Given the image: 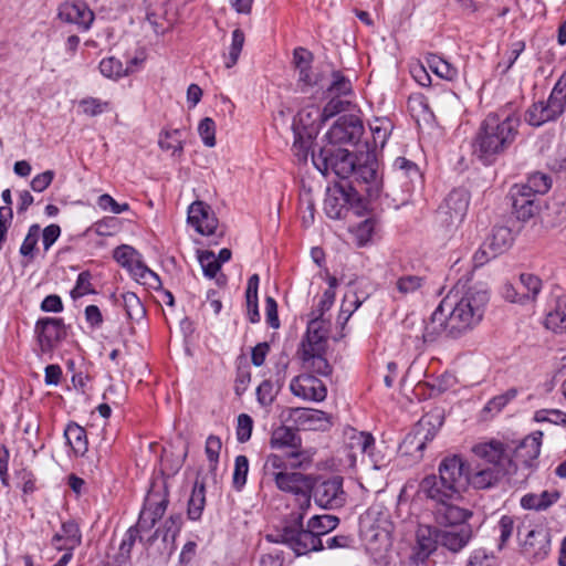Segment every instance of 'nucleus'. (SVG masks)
Returning a JSON list of instances; mask_svg holds the SVG:
<instances>
[{"instance_id": "nucleus-63", "label": "nucleus", "mask_w": 566, "mask_h": 566, "mask_svg": "<svg viewBox=\"0 0 566 566\" xmlns=\"http://www.w3.org/2000/svg\"><path fill=\"white\" fill-rule=\"evenodd\" d=\"M199 262L203 270V274L209 279H213L221 268L220 261L216 260V255L211 251L201 253L199 255Z\"/></svg>"}, {"instance_id": "nucleus-46", "label": "nucleus", "mask_w": 566, "mask_h": 566, "mask_svg": "<svg viewBox=\"0 0 566 566\" xmlns=\"http://www.w3.org/2000/svg\"><path fill=\"white\" fill-rule=\"evenodd\" d=\"M326 92L331 95L347 96L353 93L352 82L340 71L332 72V81Z\"/></svg>"}, {"instance_id": "nucleus-8", "label": "nucleus", "mask_w": 566, "mask_h": 566, "mask_svg": "<svg viewBox=\"0 0 566 566\" xmlns=\"http://www.w3.org/2000/svg\"><path fill=\"white\" fill-rule=\"evenodd\" d=\"M344 479L339 475H333L328 479L314 478L310 483L311 499L317 506L325 510L340 509L346 503V493L343 488Z\"/></svg>"}, {"instance_id": "nucleus-37", "label": "nucleus", "mask_w": 566, "mask_h": 566, "mask_svg": "<svg viewBox=\"0 0 566 566\" xmlns=\"http://www.w3.org/2000/svg\"><path fill=\"white\" fill-rule=\"evenodd\" d=\"M129 273L134 276V279L147 285L150 289L158 290L161 287V280L157 273L151 271L142 260V255L139 256L127 268Z\"/></svg>"}, {"instance_id": "nucleus-30", "label": "nucleus", "mask_w": 566, "mask_h": 566, "mask_svg": "<svg viewBox=\"0 0 566 566\" xmlns=\"http://www.w3.org/2000/svg\"><path fill=\"white\" fill-rule=\"evenodd\" d=\"M509 469H500L499 467H490L479 469L473 474L469 473V482L475 489H489L495 485L502 478L511 474Z\"/></svg>"}, {"instance_id": "nucleus-5", "label": "nucleus", "mask_w": 566, "mask_h": 566, "mask_svg": "<svg viewBox=\"0 0 566 566\" xmlns=\"http://www.w3.org/2000/svg\"><path fill=\"white\" fill-rule=\"evenodd\" d=\"M358 157L347 149L334 147H324L318 153H312V161L322 175L333 172L339 179L353 177Z\"/></svg>"}, {"instance_id": "nucleus-16", "label": "nucleus", "mask_w": 566, "mask_h": 566, "mask_svg": "<svg viewBox=\"0 0 566 566\" xmlns=\"http://www.w3.org/2000/svg\"><path fill=\"white\" fill-rule=\"evenodd\" d=\"M509 196L512 201V212L518 220L525 222L539 212L538 198L525 187L514 185Z\"/></svg>"}, {"instance_id": "nucleus-54", "label": "nucleus", "mask_w": 566, "mask_h": 566, "mask_svg": "<svg viewBox=\"0 0 566 566\" xmlns=\"http://www.w3.org/2000/svg\"><path fill=\"white\" fill-rule=\"evenodd\" d=\"M289 469V463L285 459L279 454L271 453L266 457L263 471L264 474L275 481V475L280 472H286Z\"/></svg>"}, {"instance_id": "nucleus-61", "label": "nucleus", "mask_w": 566, "mask_h": 566, "mask_svg": "<svg viewBox=\"0 0 566 566\" xmlns=\"http://www.w3.org/2000/svg\"><path fill=\"white\" fill-rule=\"evenodd\" d=\"M139 252L130 245H119L113 252V258L120 264V266L127 269L132 263L139 256Z\"/></svg>"}, {"instance_id": "nucleus-2", "label": "nucleus", "mask_w": 566, "mask_h": 566, "mask_svg": "<svg viewBox=\"0 0 566 566\" xmlns=\"http://www.w3.org/2000/svg\"><path fill=\"white\" fill-rule=\"evenodd\" d=\"M469 482V465L460 455L446 457L438 474H429L419 483V495L426 500L436 523L469 521L472 512L459 505Z\"/></svg>"}, {"instance_id": "nucleus-11", "label": "nucleus", "mask_w": 566, "mask_h": 566, "mask_svg": "<svg viewBox=\"0 0 566 566\" xmlns=\"http://www.w3.org/2000/svg\"><path fill=\"white\" fill-rule=\"evenodd\" d=\"M34 333L43 354L51 353L66 338V326L63 318L41 317L36 321Z\"/></svg>"}, {"instance_id": "nucleus-35", "label": "nucleus", "mask_w": 566, "mask_h": 566, "mask_svg": "<svg viewBox=\"0 0 566 566\" xmlns=\"http://www.w3.org/2000/svg\"><path fill=\"white\" fill-rule=\"evenodd\" d=\"M67 444L76 457H83L88 450L86 430L75 422H70L64 429Z\"/></svg>"}, {"instance_id": "nucleus-58", "label": "nucleus", "mask_w": 566, "mask_h": 566, "mask_svg": "<svg viewBox=\"0 0 566 566\" xmlns=\"http://www.w3.org/2000/svg\"><path fill=\"white\" fill-rule=\"evenodd\" d=\"M222 448L221 439L218 436L210 434L206 440L205 451L209 461L210 470L214 471L219 462V455Z\"/></svg>"}, {"instance_id": "nucleus-51", "label": "nucleus", "mask_w": 566, "mask_h": 566, "mask_svg": "<svg viewBox=\"0 0 566 566\" xmlns=\"http://www.w3.org/2000/svg\"><path fill=\"white\" fill-rule=\"evenodd\" d=\"M249 473V459L243 455H237L234 460V470H233V488L237 491H241L247 483V478Z\"/></svg>"}, {"instance_id": "nucleus-12", "label": "nucleus", "mask_w": 566, "mask_h": 566, "mask_svg": "<svg viewBox=\"0 0 566 566\" xmlns=\"http://www.w3.org/2000/svg\"><path fill=\"white\" fill-rule=\"evenodd\" d=\"M354 201L359 202L360 198L354 195L349 188L346 189L345 186L338 185L327 192L324 200V211L328 218L339 220L346 218Z\"/></svg>"}, {"instance_id": "nucleus-43", "label": "nucleus", "mask_w": 566, "mask_h": 566, "mask_svg": "<svg viewBox=\"0 0 566 566\" xmlns=\"http://www.w3.org/2000/svg\"><path fill=\"white\" fill-rule=\"evenodd\" d=\"M103 76L111 80H118L129 75V69H124L122 61L115 56L105 57L99 62L98 66Z\"/></svg>"}, {"instance_id": "nucleus-50", "label": "nucleus", "mask_w": 566, "mask_h": 566, "mask_svg": "<svg viewBox=\"0 0 566 566\" xmlns=\"http://www.w3.org/2000/svg\"><path fill=\"white\" fill-rule=\"evenodd\" d=\"M251 381L250 366L245 359L241 358L237 364V373L234 379V392L237 396H242Z\"/></svg>"}, {"instance_id": "nucleus-22", "label": "nucleus", "mask_w": 566, "mask_h": 566, "mask_svg": "<svg viewBox=\"0 0 566 566\" xmlns=\"http://www.w3.org/2000/svg\"><path fill=\"white\" fill-rule=\"evenodd\" d=\"M188 222L202 235L214 233L218 226L210 206L202 201H195L189 206Z\"/></svg>"}, {"instance_id": "nucleus-3", "label": "nucleus", "mask_w": 566, "mask_h": 566, "mask_svg": "<svg viewBox=\"0 0 566 566\" xmlns=\"http://www.w3.org/2000/svg\"><path fill=\"white\" fill-rule=\"evenodd\" d=\"M307 512L300 510L284 514L276 534L268 535V539L287 546L296 556L323 551V537L339 525V518L332 514L313 515L304 526Z\"/></svg>"}, {"instance_id": "nucleus-14", "label": "nucleus", "mask_w": 566, "mask_h": 566, "mask_svg": "<svg viewBox=\"0 0 566 566\" xmlns=\"http://www.w3.org/2000/svg\"><path fill=\"white\" fill-rule=\"evenodd\" d=\"M57 17L60 20L76 24L82 31L91 29L95 15L83 0H67L59 6Z\"/></svg>"}, {"instance_id": "nucleus-40", "label": "nucleus", "mask_w": 566, "mask_h": 566, "mask_svg": "<svg viewBox=\"0 0 566 566\" xmlns=\"http://www.w3.org/2000/svg\"><path fill=\"white\" fill-rule=\"evenodd\" d=\"M206 506V486L196 480L188 501L187 516L191 521H199Z\"/></svg>"}, {"instance_id": "nucleus-26", "label": "nucleus", "mask_w": 566, "mask_h": 566, "mask_svg": "<svg viewBox=\"0 0 566 566\" xmlns=\"http://www.w3.org/2000/svg\"><path fill=\"white\" fill-rule=\"evenodd\" d=\"M437 431L438 428L431 421V417L424 416L416 424L412 432L406 437L405 443L415 446V450L421 452L424 450L426 444L433 440Z\"/></svg>"}, {"instance_id": "nucleus-13", "label": "nucleus", "mask_w": 566, "mask_h": 566, "mask_svg": "<svg viewBox=\"0 0 566 566\" xmlns=\"http://www.w3.org/2000/svg\"><path fill=\"white\" fill-rule=\"evenodd\" d=\"M364 126L354 116H342L326 133V138L333 145L357 144L363 135Z\"/></svg>"}, {"instance_id": "nucleus-34", "label": "nucleus", "mask_w": 566, "mask_h": 566, "mask_svg": "<svg viewBox=\"0 0 566 566\" xmlns=\"http://www.w3.org/2000/svg\"><path fill=\"white\" fill-rule=\"evenodd\" d=\"M484 242L485 248L491 250L490 254L500 255L512 245V231L510 228L504 226L494 227L491 234L484 240Z\"/></svg>"}, {"instance_id": "nucleus-29", "label": "nucleus", "mask_w": 566, "mask_h": 566, "mask_svg": "<svg viewBox=\"0 0 566 566\" xmlns=\"http://www.w3.org/2000/svg\"><path fill=\"white\" fill-rule=\"evenodd\" d=\"M329 322L324 316L310 315L306 328V345L303 347L324 348L328 337Z\"/></svg>"}, {"instance_id": "nucleus-56", "label": "nucleus", "mask_w": 566, "mask_h": 566, "mask_svg": "<svg viewBox=\"0 0 566 566\" xmlns=\"http://www.w3.org/2000/svg\"><path fill=\"white\" fill-rule=\"evenodd\" d=\"M342 97L343 96L333 95V97L324 105L321 113V119L323 122H326L347 109L349 102Z\"/></svg>"}, {"instance_id": "nucleus-32", "label": "nucleus", "mask_w": 566, "mask_h": 566, "mask_svg": "<svg viewBox=\"0 0 566 566\" xmlns=\"http://www.w3.org/2000/svg\"><path fill=\"white\" fill-rule=\"evenodd\" d=\"M344 441L346 447L353 452L359 451L365 454L366 451L375 449V439L371 433L359 431L353 427L344 429Z\"/></svg>"}, {"instance_id": "nucleus-9", "label": "nucleus", "mask_w": 566, "mask_h": 566, "mask_svg": "<svg viewBox=\"0 0 566 566\" xmlns=\"http://www.w3.org/2000/svg\"><path fill=\"white\" fill-rule=\"evenodd\" d=\"M470 193L463 188L453 189L437 210V219L446 228L460 226L468 212Z\"/></svg>"}, {"instance_id": "nucleus-23", "label": "nucleus", "mask_w": 566, "mask_h": 566, "mask_svg": "<svg viewBox=\"0 0 566 566\" xmlns=\"http://www.w3.org/2000/svg\"><path fill=\"white\" fill-rule=\"evenodd\" d=\"M82 544V532L74 520L62 522L60 532L51 538V545L59 552L73 553Z\"/></svg>"}, {"instance_id": "nucleus-62", "label": "nucleus", "mask_w": 566, "mask_h": 566, "mask_svg": "<svg viewBox=\"0 0 566 566\" xmlns=\"http://www.w3.org/2000/svg\"><path fill=\"white\" fill-rule=\"evenodd\" d=\"M277 390L271 380H263L256 388L258 402L263 407H269L273 403L276 397Z\"/></svg>"}, {"instance_id": "nucleus-4", "label": "nucleus", "mask_w": 566, "mask_h": 566, "mask_svg": "<svg viewBox=\"0 0 566 566\" xmlns=\"http://www.w3.org/2000/svg\"><path fill=\"white\" fill-rule=\"evenodd\" d=\"M521 127L517 112L500 108L481 122L473 139V153L484 164H492L515 143Z\"/></svg>"}, {"instance_id": "nucleus-64", "label": "nucleus", "mask_w": 566, "mask_h": 566, "mask_svg": "<svg viewBox=\"0 0 566 566\" xmlns=\"http://www.w3.org/2000/svg\"><path fill=\"white\" fill-rule=\"evenodd\" d=\"M408 108L411 113L422 115L424 118L427 115L432 116L430 112L428 99L423 94H412L408 98Z\"/></svg>"}, {"instance_id": "nucleus-39", "label": "nucleus", "mask_w": 566, "mask_h": 566, "mask_svg": "<svg viewBox=\"0 0 566 566\" xmlns=\"http://www.w3.org/2000/svg\"><path fill=\"white\" fill-rule=\"evenodd\" d=\"M144 531L142 527H138V524L130 526L126 531L119 545L118 553L115 557V560L118 564H125L130 559L132 549L137 539H139L145 545L146 539L144 541L143 536L140 535Z\"/></svg>"}, {"instance_id": "nucleus-36", "label": "nucleus", "mask_w": 566, "mask_h": 566, "mask_svg": "<svg viewBox=\"0 0 566 566\" xmlns=\"http://www.w3.org/2000/svg\"><path fill=\"white\" fill-rule=\"evenodd\" d=\"M301 446L302 439L294 429L286 426H280L272 431L270 439V447L272 449H298Z\"/></svg>"}, {"instance_id": "nucleus-38", "label": "nucleus", "mask_w": 566, "mask_h": 566, "mask_svg": "<svg viewBox=\"0 0 566 566\" xmlns=\"http://www.w3.org/2000/svg\"><path fill=\"white\" fill-rule=\"evenodd\" d=\"M525 120L535 127H539L548 122L557 120L553 111L548 107L546 101L533 103L525 113Z\"/></svg>"}, {"instance_id": "nucleus-15", "label": "nucleus", "mask_w": 566, "mask_h": 566, "mask_svg": "<svg viewBox=\"0 0 566 566\" xmlns=\"http://www.w3.org/2000/svg\"><path fill=\"white\" fill-rule=\"evenodd\" d=\"M291 392L303 400L321 402L327 396L325 384L312 374L294 377L290 384Z\"/></svg>"}, {"instance_id": "nucleus-18", "label": "nucleus", "mask_w": 566, "mask_h": 566, "mask_svg": "<svg viewBox=\"0 0 566 566\" xmlns=\"http://www.w3.org/2000/svg\"><path fill=\"white\" fill-rule=\"evenodd\" d=\"M543 433L535 431L525 437L514 450L512 473L520 467L532 469L535 467L541 452Z\"/></svg>"}, {"instance_id": "nucleus-53", "label": "nucleus", "mask_w": 566, "mask_h": 566, "mask_svg": "<svg viewBox=\"0 0 566 566\" xmlns=\"http://www.w3.org/2000/svg\"><path fill=\"white\" fill-rule=\"evenodd\" d=\"M376 221L373 218H367L353 227L352 233L354 234L356 242L359 247L366 245L370 240L375 231Z\"/></svg>"}, {"instance_id": "nucleus-10", "label": "nucleus", "mask_w": 566, "mask_h": 566, "mask_svg": "<svg viewBox=\"0 0 566 566\" xmlns=\"http://www.w3.org/2000/svg\"><path fill=\"white\" fill-rule=\"evenodd\" d=\"M168 504L169 493L167 486L164 484L161 490L158 491L153 486L148 492L144 507L136 523L138 527H142L145 532L153 530L156 523L164 516Z\"/></svg>"}, {"instance_id": "nucleus-27", "label": "nucleus", "mask_w": 566, "mask_h": 566, "mask_svg": "<svg viewBox=\"0 0 566 566\" xmlns=\"http://www.w3.org/2000/svg\"><path fill=\"white\" fill-rule=\"evenodd\" d=\"M182 515L181 514H171L163 524L161 527L157 528L145 542V548L148 549L153 543L158 538L161 534L163 542L166 545H170V552L174 549V543L176 537L181 531L182 527Z\"/></svg>"}, {"instance_id": "nucleus-45", "label": "nucleus", "mask_w": 566, "mask_h": 566, "mask_svg": "<svg viewBox=\"0 0 566 566\" xmlns=\"http://www.w3.org/2000/svg\"><path fill=\"white\" fill-rule=\"evenodd\" d=\"M394 169L399 179H409L411 184L421 179L418 166L405 157H398L395 159Z\"/></svg>"}, {"instance_id": "nucleus-24", "label": "nucleus", "mask_w": 566, "mask_h": 566, "mask_svg": "<svg viewBox=\"0 0 566 566\" xmlns=\"http://www.w3.org/2000/svg\"><path fill=\"white\" fill-rule=\"evenodd\" d=\"M416 537V555L421 562L426 560L441 545L440 530L433 525H419Z\"/></svg>"}, {"instance_id": "nucleus-17", "label": "nucleus", "mask_w": 566, "mask_h": 566, "mask_svg": "<svg viewBox=\"0 0 566 566\" xmlns=\"http://www.w3.org/2000/svg\"><path fill=\"white\" fill-rule=\"evenodd\" d=\"M440 526L447 527L440 530L441 546L450 552L458 553L468 545L472 538V527L468 521H460L454 523H437Z\"/></svg>"}, {"instance_id": "nucleus-1", "label": "nucleus", "mask_w": 566, "mask_h": 566, "mask_svg": "<svg viewBox=\"0 0 566 566\" xmlns=\"http://www.w3.org/2000/svg\"><path fill=\"white\" fill-rule=\"evenodd\" d=\"M489 300L483 284L467 285L459 281L431 314L422 333L423 340L432 343L440 335L451 339L462 337L482 322Z\"/></svg>"}, {"instance_id": "nucleus-20", "label": "nucleus", "mask_w": 566, "mask_h": 566, "mask_svg": "<svg viewBox=\"0 0 566 566\" xmlns=\"http://www.w3.org/2000/svg\"><path fill=\"white\" fill-rule=\"evenodd\" d=\"M522 551L535 562L545 559L551 551L549 532L542 526L528 530L522 543Z\"/></svg>"}, {"instance_id": "nucleus-28", "label": "nucleus", "mask_w": 566, "mask_h": 566, "mask_svg": "<svg viewBox=\"0 0 566 566\" xmlns=\"http://www.w3.org/2000/svg\"><path fill=\"white\" fill-rule=\"evenodd\" d=\"M313 60H314V56L310 50H307L303 46H298V48L294 49L293 64H294L295 70L298 73L297 81H298V83H301L307 87L316 84V81L313 78V73H312Z\"/></svg>"}, {"instance_id": "nucleus-7", "label": "nucleus", "mask_w": 566, "mask_h": 566, "mask_svg": "<svg viewBox=\"0 0 566 566\" xmlns=\"http://www.w3.org/2000/svg\"><path fill=\"white\" fill-rule=\"evenodd\" d=\"M312 475L301 472H280L275 475V486L285 493L293 495L287 502L290 511H308L311 509V483Z\"/></svg>"}, {"instance_id": "nucleus-48", "label": "nucleus", "mask_w": 566, "mask_h": 566, "mask_svg": "<svg viewBox=\"0 0 566 566\" xmlns=\"http://www.w3.org/2000/svg\"><path fill=\"white\" fill-rule=\"evenodd\" d=\"M158 144L163 150H171L172 154H181L184 150L181 130L172 129L160 133Z\"/></svg>"}, {"instance_id": "nucleus-55", "label": "nucleus", "mask_w": 566, "mask_h": 566, "mask_svg": "<svg viewBox=\"0 0 566 566\" xmlns=\"http://www.w3.org/2000/svg\"><path fill=\"white\" fill-rule=\"evenodd\" d=\"M40 226L38 223L31 224L28 229V233L20 247V254L22 256H34V250L36 249V244L40 238Z\"/></svg>"}, {"instance_id": "nucleus-33", "label": "nucleus", "mask_w": 566, "mask_h": 566, "mask_svg": "<svg viewBox=\"0 0 566 566\" xmlns=\"http://www.w3.org/2000/svg\"><path fill=\"white\" fill-rule=\"evenodd\" d=\"M324 348L304 347L302 359L311 371L319 376H329L333 368L326 357L322 354Z\"/></svg>"}, {"instance_id": "nucleus-49", "label": "nucleus", "mask_w": 566, "mask_h": 566, "mask_svg": "<svg viewBox=\"0 0 566 566\" xmlns=\"http://www.w3.org/2000/svg\"><path fill=\"white\" fill-rule=\"evenodd\" d=\"M542 280L531 273H522L520 275V290L521 292H524V294H527V302L528 301H535L537 298V295L542 291Z\"/></svg>"}, {"instance_id": "nucleus-42", "label": "nucleus", "mask_w": 566, "mask_h": 566, "mask_svg": "<svg viewBox=\"0 0 566 566\" xmlns=\"http://www.w3.org/2000/svg\"><path fill=\"white\" fill-rule=\"evenodd\" d=\"M527 191L533 192L536 197L545 195L552 188V177L547 174L535 171L528 175L525 184H520Z\"/></svg>"}, {"instance_id": "nucleus-52", "label": "nucleus", "mask_w": 566, "mask_h": 566, "mask_svg": "<svg viewBox=\"0 0 566 566\" xmlns=\"http://www.w3.org/2000/svg\"><path fill=\"white\" fill-rule=\"evenodd\" d=\"M517 396L516 388H510L505 392L497 395L490 399L484 406L482 412L499 413L509 402L515 399Z\"/></svg>"}, {"instance_id": "nucleus-31", "label": "nucleus", "mask_w": 566, "mask_h": 566, "mask_svg": "<svg viewBox=\"0 0 566 566\" xmlns=\"http://www.w3.org/2000/svg\"><path fill=\"white\" fill-rule=\"evenodd\" d=\"M544 325L554 333H563L566 331V294L555 298L554 304L546 314Z\"/></svg>"}, {"instance_id": "nucleus-57", "label": "nucleus", "mask_w": 566, "mask_h": 566, "mask_svg": "<svg viewBox=\"0 0 566 566\" xmlns=\"http://www.w3.org/2000/svg\"><path fill=\"white\" fill-rule=\"evenodd\" d=\"M92 274L90 271H83L77 275L74 289L71 291L73 300L80 298L86 294H94L95 290L91 283Z\"/></svg>"}, {"instance_id": "nucleus-44", "label": "nucleus", "mask_w": 566, "mask_h": 566, "mask_svg": "<svg viewBox=\"0 0 566 566\" xmlns=\"http://www.w3.org/2000/svg\"><path fill=\"white\" fill-rule=\"evenodd\" d=\"M123 305L129 319L139 322L146 315V310L140 298L134 292H126L122 295Z\"/></svg>"}, {"instance_id": "nucleus-41", "label": "nucleus", "mask_w": 566, "mask_h": 566, "mask_svg": "<svg viewBox=\"0 0 566 566\" xmlns=\"http://www.w3.org/2000/svg\"><path fill=\"white\" fill-rule=\"evenodd\" d=\"M426 62L428 67L443 80L453 81L459 75L458 69L438 54L429 53L426 56Z\"/></svg>"}, {"instance_id": "nucleus-6", "label": "nucleus", "mask_w": 566, "mask_h": 566, "mask_svg": "<svg viewBox=\"0 0 566 566\" xmlns=\"http://www.w3.org/2000/svg\"><path fill=\"white\" fill-rule=\"evenodd\" d=\"M378 167V161L373 154H361L358 157L355 172L349 181V190L359 198L363 192H365L369 199L378 198L382 187Z\"/></svg>"}, {"instance_id": "nucleus-47", "label": "nucleus", "mask_w": 566, "mask_h": 566, "mask_svg": "<svg viewBox=\"0 0 566 566\" xmlns=\"http://www.w3.org/2000/svg\"><path fill=\"white\" fill-rule=\"evenodd\" d=\"M245 41L244 32L241 29H234L232 31V41L229 48V53L226 56L224 65L227 69L234 66L239 60Z\"/></svg>"}, {"instance_id": "nucleus-25", "label": "nucleus", "mask_w": 566, "mask_h": 566, "mask_svg": "<svg viewBox=\"0 0 566 566\" xmlns=\"http://www.w3.org/2000/svg\"><path fill=\"white\" fill-rule=\"evenodd\" d=\"M430 280L426 274H402L394 283L392 291L399 297H406L429 290Z\"/></svg>"}, {"instance_id": "nucleus-60", "label": "nucleus", "mask_w": 566, "mask_h": 566, "mask_svg": "<svg viewBox=\"0 0 566 566\" xmlns=\"http://www.w3.org/2000/svg\"><path fill=\"white\" fill-rule=\"evenodd\" d=\"M82 111L87 116H97L109 108V103L96 97H86L80 101Z\"/></svg>"}, {"instance_id": "nucleus-59", "label": "nucleus", "mask_w": 566, "mask_h": 566, "mask_svg": "<svg viewBox=\"0 0 566 566\" xmlns=\"http://www.w3.org/2000/svg\"><path fill=\"white\" fill-rule=\"evenodd\" d=\"M198 134L207 147L216 146V123L210 117H205L198 125Z\"/></svg>"}, {"instance_id": "nucleus-21", "label": "nucleus", "mask_w": 566, "mask_h": 566, "mask_svg": "<svg viewBox=\"0 0 566 566\" xmlns=\"http://www.w3.org/2000/svg\"><path fill=\"white\" fill-rule=\"evenodd\" d=\"M474 454L486 462V465L499 467L512 471L513 460L505 451V446L501 441L492 440L475 444L472 449Z\"/></svg>"}, {"instance_id": "nucleus-19", "label": "nucleus", "mask_w": 566, "mask_h": 566, "mask_svg": "<svg viewBox=\"0 0 566 566\" xmlns=\"http://www.w3.org/2000/svg\"><path fill=\"white\" fill-rule=\"evenodd\" d=\"M328 413L312 408H291L289 420L304 430H326L331 424Z\"/></svg>"}]
</instances>
